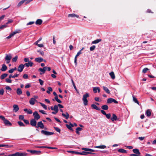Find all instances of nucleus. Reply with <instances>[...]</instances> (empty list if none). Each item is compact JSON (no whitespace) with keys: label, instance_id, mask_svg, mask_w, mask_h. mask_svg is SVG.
Here are the masks:
<instances>
[{"label":"nucleus","instance_id":"nucleus-61","mask_svg":"<svg viewBox=\"0 0 156 156\" xmlns=\"http://www.w3.org/2000/svg\"><path fill=\"white\" fill-rule=\"evenodd\" d=\"M37 52H39L40 54L42 56L44 55V52L43 51H38Z\"/></svg>","mask_w":156,"mask_h":156},{"label":"nucleus","instance_id":"nucleus-20","mask_svg":"<svg viewBox=\"0 0 156 156\" xmlns=\"http://www.w3.org/2000/svg\"><path fill=\"white\" fill-rule=\"evenodd\" d=\"M42 20L40 19H38L36 20L35 23L37 25H40L42 24Z\"/></svg>","mask_w":156,"mask_h":156},{"label":"nucleus","instance_id":"nucleus-29","mask_svg":"<svg viewBox=\"0 0 156 156\" xmlns=\"http://www.w3.org/2000/svg\"><path fill=\"white\" fill-rule=\"evenodd\" d=\"M68 16L69 17H76L77 18H78L79 17V16L78 15H76L75 14H74V13L72 14H69L68 15Z\"/></svg>","mask_w":156,"mask_h":156},{"label":"nucleus","instance_id":"nucleus-19","mask_svg":"<svg viewBox=\"0 0 156 156\" xmlns=\"http://www.w3.org/2000/svg\"><path fill=\"white\" fill-rule=\"evenodd\" d=\"M82 150H83L87 151H90L91 152H95V150H94L90 148H82Z\"/></svg>","mask_w":156,"mask_h":156},{"label":"nucleus","instance_id":"nucleus-63","mask_svg":"<svg viewBox=\"0 0 156 156\" xmlns=\"http://www.w3.org/2000/svg\"><path fill=\"white\" fill-rule=\"evenodd\" d=\"M94 100L97 101H101V100H99V98L98 97H95L94 98Z\"/></svg>","mask_w":156,"mask_h":156},{"label":"nucleus","instance_id":"nucleus-41","mask_svg":"<svg viewBox=\"0 0 156 156\" xmlns=\"http://www.w3.org/2000/svg\"><path fill=\"white\" fill-rule=\"evenodd\" d=\"M18 124L20 126H24L25 125L21 121H18Z\"/></svg>","mask_w":156,"mask_h":156},{"label":"nucleus","instance_id":"nucleus-64","mask_svg":"<svg viewBox=\"0 0 156 156\" xmlns=\"http://www.w3.org/2000/svg\"><path fill=\"white\" fill-rule=\"evenodd\" d=\"M27 113L28 114H32V112L31 110L29 109L27 112Z\"/></svg>","mask_w":156,"mask_h":156},{"label":"nucleus","instance_id":"nucleus-58","mask_svg":"<svg viewBox=\"0 0 156 156\" xmlns=\"http://www.w3.org/2000/svg\"><path fill=\"white\" fill-rule=\"evenodd\" d=\"M7 27V25H2L0 27V29H3Z\"/></svg>","mask_w":156,"mask_h":156},{"label":"nucleus","instance_id":"nucleus-54","mask_svg":"<svg viewBox=\"0 0 156 156\" xmlns=\"http://www.w3.org/2000/svg\"><path fill=\"white\" fill-rule=\"evenodd\" d=\"M40 83L41 85H42L44 83V81L41 80V79H39L38 80Z\"/></svg>","mask_w":156,"mask_h":156},{"label":"nucleus","instance_id":"nucleus-5","mask_svg":"<svg viewBox=\"0 0 156 156\" xmlns=\"http://www.w3.org/2000/svg\"><path fill=\"white\" fill-rule=\"evenodd\" d=\"M36 121V120L34 119H32L30 120V124L33 127H36L37 122Z\"/></svg>","mask_w":156,"mask_h":156},{"label":"nucleus","instance_id":"nucleus-30","mask_svg":"<svg viewBox=\"0 0 156 156\" xmlns=\"http://www.w3.org/2000/svg\"><path fill=\"white\" fill-rule=\"evenodd\" d=\"M16 93L18 95H20L22 94V91L21 89L18 88L16 90Z\"/></svg>","mask_w":156,"mask_h":156},{"label":"nucleus","instance_id":"nucleus-10","mask_svg":"<svg viewBox=\"0 0 156 156\" xmlns=\"http://www.w3.org/2000/svg\"><path fill=\"white\" fill-rule=\"evenodd\" d=\"M81 50H80L77 53V54L76 55L75 59H74V63L76 65H77V57L78 56H79L81 54Z\"/></svg>","mask_w":156,"mask_h":156},{"label":"nucleus","instance_id":"nucleus-43","mask_svg":"<svg viewBox=\"0 0 156 156\" xmlns=\"http://www.w3.org/2000/svg\"><path fill=\"white\" fill-rule=\"evenodd\" d=\"M48 90L46 92L48 94H50V91H52V89L51 87H48Z\"/></svg>","mask_w":156,"mask_h":156},{"label":"nucleus","instance_id":"nucleus-48","mask_svg":"<svg viewBox=\"0 0 156 156\" xmlns=\"http://www.w3.org/2000/svg\"><path fill=\"white\" fill-rule=\"evenodd\" d=\"M54 128L55 129V130L57 132L60 133L61 130L60 129L57 127H54Z\"/></svg>","mask_w":156,"mask_h":156},{"label":"nucleus","instance_id":"nucleus-27","mask_svg":"<svg viewBox=\"0 0 156 156\" xmlns=\"http://www.w3.org/2000/svg\"><path fill=\"white\" fill-rule=\"evenodd\" d=\"M7 69V67L4 64H3L2 65V68L1 69V70L2 71H5Z\"/></svg>","mask_w":156,"mask_h":156},{"label":"nucleus","instance_id":"nucleus-9","mask_svg":"<svg viewBox=\"0 0 156 156\" xmlns=\"http://www.w3.org/2000/svg\"><path fill=\"white\" fill-rule=\"evenodd\" d=\"M39 127H40L41 129H43L44 128V125L41 121L37 123L36 128H38Z\"/></svg>","mask_w":156,"mask_h":156},{"label":"nucleus","instance_id":"nucleus-42","mask_svg":"<svg viewBox=\"0 0 156 156\" xmlns=\"http://www.w3.org/2000/svg\"><path fill=\"white\" fill-rule=\"evenodd\" d=\"M113 99L112 98H109L107 100V103L108 104L111 103L113 102Z\"/></svg>","mask_w":156,"mask_h":156},{"label":"nucleus","instance_id":"nucleus-21","mask_svg":"<svg viewBox=\"0 0 156 156\" xmlns=\"http://www.w3.org/2000/svg\"><path fill=\"white\" fill-rule=\"evenodd\" d=\"M103 89L105 92L108 94H110V91L108 88L106 87L103 86Z\"/></svg>","mask_w":156,"mask_h":156},{"label":"nucleus","instance_id":"nucleus-3","mask_svg":"<svg viewBox=\"0 0 156 156\" xmlns=\"http://www.w3.org/2000/svg\"><path fill=\"white\" fill-rule=\"evenodd\" d=\"M33 115L34 117V119L36 120H38L40 118V116L37 111H35L33 113Z\"/></svg>","mask_w":156,"mask_h":156},{"label":"nucleus","instance_id":"nucleus-33","mask_svg":"<svg viewBox=\"0 0 156 156\" xmlns=\"http://www.w3.org/2000/svg\"><path fill=\"white\" fill-rule=\"evenodd\" d=\"M133 101L136 103L138 104V105H139V103L137 99L135 97L134 95H133Z\"/></svg>","mask_w":156,"mask_h":156},{"label":"nucleus","instance_id":"nucleus-36","mask_svg":"<svg viewBox=\"0 0 156 156\" xmlns=\"http://www.w3.org/2000/svg\"><path fill=\"white\" fill-rule=\"evenodd\" d=\"M67 152L72 153V154H79V152L77 151H67Z\"/></svg>","mask_w":156,"mask_h":156},{"label":"nucleus","instance_id":"nucleus-26","mask_svg":"<svg viewBox=\"0 0 156 156\" xmlns=\"http://www.w3.org/2000/svg\"><path fill=\"white\" fill-rule=\"evenodd\" d=\"M95 148H98L101 149H105L106 148V146L104 145H102L98 146H95L94 147Z\"/></svg>","mask_w":156,"mask_h":156},{"label":"nucleus","instance_id":"nucleus-8","mask_svg":"<svg viewBox=\"0 0 156 156\" xmlns=\"http://www.w3.org/2000/svg\"><path fill=\"white\" fill-rule=\"evenodd\" d=\"M24 67V65L21 64L18 67L17 69L18 71L20 72H22L23 71Z\"/></svg>","mask_w":156,"mask_h":156},{"label":"nucleus","instance_id":"nucleus-1","mask_svg":"<svg viewBox=\"0 0 156 156\" xmlns=\"http://www.w3.org/2000/svg\"><path fill=\"white\" fill-rule=\"evenodd\" d=\"M89 96V94L88 93H86L83 96V101L85 105H87L88 104V101L87 98Z\"/></svg>","mask_w":156,"mask_h":156},{"label":"nucleus","instance_id":"nucleus-53","mask_svg":"<svg viewBox=\"0 0 156 156\" xmlns=\"http://www.w3.org/2000/svg\"><path fill=\"white\" fill-rule=\"evenodd\" d=\"M17 69L16 67H15L13 69H10V73H12L14 71L16 70Z\"/></svg>","mask_w":156,"mask_h":156},{"label":"nucleus","instance_id":"nucleus-38","mask_svg":"<svg viewBox=\"0 0 156 156\" xmlns=\"http://www.w3.org/2000/svg\"><path fill=\"white\" fill-rule=\"evenodd\" d=\"M82 128H80V127H77L76 129V133L78 134H80V132H79V131H81L82 130Z\"/></svg>","mask_w":156,"mask_h":156},{"label":"nucleus","instance_id":"nucleus-12","mask_svg":"<svg viewBox=\"0 0 156 156\" xmlns=\"http://www.w3.org/2000/svg\"><path fill=\"white\" fill-rule=\"evenodd\" d=\"M13 107V111L15 112H17L19 110V108L17 105H14Z\"/></svg>","mask_w":156,"mask_h":156},{"label":"nucleus","instance_id":"nucleus-28","mask_svg":"<svg viewBox=\"0 0 156 156\" xmlns=\"http://www.w3.org/2000/svg\"><path fill=\"white\" fill-rule=\"evenodd\" d=\"M109 75L111 76V78L112 79H114L115 78V76L114 73L113 72H112L109 73Z\"/></svg>","mask_w":156,"mask_h":156},{"label":"nucleus","instance_id":"nucleus-18","mask_svg":"<svg viewBox=\"0 0 156 156\" xmlns=\"http://www.w3.org/2000/svg\"><path fill=\"white\" fill-rule=\"evenodd\" d=\"M35 60L36 62H41L43 61V58L41 57H38L35 58Z\"/></svg>","mask_w":156,"mask_h":156},{"label":"nucleus","instance_id":"nucleus-49","mask_svg":"<svg viewBox=\"0 0 156 156\" xmlns=\"http://www.w3.org/2000/svg\"><path fill=\"white\" fill-rule=\"evenodd\" d=\"M95 45H93L91 47H90V51H92L94 50L95 48Z\"/></svg>","mask_w":156,"mask_h":156},{"label":"nucleus","instance_id":"nucleus-22","mask_svg":"<svg viewBox=\"0 0 156 156\" xmlns=\"http://www.w3.org/2000/svg\"><path fill=\"white\" fill-rule=\"evenodd\" d=\"M133 152L135 154L138 155H140V153L139 150L137 149H133Z\"/></svg>","mask_w":156,"mask_h":156},{"label":"nucleus","instance_id":"nucleus-45","mask_svg":"<svg viewBox=\"0 0 156 156\" xmlns=\"http://www.w3.org/2000/svg\"><path fill=\"white\" fill-rule=\"evenodd\" d=\"M149 70V69L147 68H144L142 70V73H146L147 71Z\"/></svg>","mask_w":156,"mask_h":156},{"label":"nucleus","instance_id":"nucleus-34","mask_svg":"<svg viewBox=\"0 0 156 156\" xmlns=\"http://www.w3.org/2000/svg\"><path fill=\"white\" fill-rule=\"evenodd\" d=\"M118 151L119 152L122 153H127L126 151L122 148L119 149L118 150Z\"/></svg>","mask_w":156,"mask_h":156},{"label":"nucleus","instance_id":"nucleus-51","mask_svg":"<svg viewBox=\"0 0 156 156\" xmlns=\"http://www.w3.org/2000/svg\"><path fill=\"white\" fill-rule=\"evenodd\" d=\"M105 115L106 116V118L108 119H109L110 118L111 116V114L110 113L106 114Z\"/></svg>","mask_w":156,"mask_h":156},{"label":"nucleus","instance_id":"nucleus-39","mask_svg":"<svg viewBox=\"0 0 156 156\" xmlns=\"http://www.w3.org/2000/svg\"><path fill=\"white\" fill-rule=\"evenodd\" d=\"M39 103L41 105V106L43 107V108H44L45 109L47 110V106L45 104L41 102H39Z\"/></svg>","mask_w":156,"mask_h":156},{"label":"nucleus","instance_id":"nucleus-16","mask_svg":"<svg viewBox=\"0 0 156 156\" xmlns=\"http://www.w3.org/2000/svg\"><path fill=\"white\" fill-rule=\"evenodd\" d=\"M117 119V116L115 114H112V117L111 118V120L113 122L114 121H116Z\"/></svg>","mask_w":156,"mask_h":156},{"label":"nucleus","instance_id":"nucleus-62","mask_svg":"<svg viewBox=\"0 0 156 156\" xmlns=\"http://www.w3.org/2000/svg\"><path fill=\"white\" fill-rule=\"evenodd\" d=\"M34 23V21H31L30 22L28 23H27V25H30L33 24Z\"/></svg>","mask_w":156,"mask_h":156},{"label":"nucleus","instance_id":"nucleus-32","mask_svg":"<svg viewBox=\"0 0 156 156\" xmlns=\"http://www.w3.org/2000/svg\"><path fill=\"white\" fill-rule=\"evenodd\" d=\"M101 108L104 110H107L108 109V106L107 105H102L101 107Z\"/></svg>","mask_w":156,"mask_h":156},{"label":"nucleus","instance_id":"nucleus-55","mask_svg":"<svg viewBox=\"0 0 156 156\" xmlns=\"http://www.w3.org/2000/svg\"><path fill=\"white\" fill-rule=\"evenodd\" d=\"M97 87H94L93 88V91L95 93H96L97 92Z\"/></svg>","mask_w":156,"mask_h":156},{"label":"nucleus","instance_id":"nucleus-23","mask_svg":"<svg viewBox=\"0 0 156 156\" xmlns=\"http://www.w3.org/2000/svg\"><path fill=\"white\" fill-rule=\"evenodd\" d=\"M5 60L7 61L6 63H9L10 62V55H7L5 58Z\"/></svg>","mask_w":156,"mask_h":156},{"label":"nucleus","instance_id":"nucleus-13","mask_svg":"<svg viewBox=\"0 0 156 156\" xmlns=\"http://www.w3.org/2000/svg\"><path fill=\"white\" fill-rule=\"evenodd\" d=\"M87 154H95L92 153V152H90L83 151L82 152H79V154L86 155H87Z\"/></svg>","mask_w":156,"mask_h":156},{"label":"nucleus","instance_id":"nucleus-50","mask_svg":"<svg viewBox=\"0 0 156 156\" xmlns=\"http://www.w3.org/2000/svg\"><path fill=\"white\" fill-rule=\"evenodd\" d=\"M24 116L23 115H20L19 117V119L20 120H23L24 119Z\"/></svg>","mask_w":156,"mask_h":156},{"label":"nucleus","instance_id":"nucleus-57","mask_svg":"<svg viewBox=\"0 0 156 156\" xmlns=\"http://www.w3.org/2000/svg\"><path fill=\"white\" fill-rule=\"evenodd\" d=\"M66 127L69 129H70V130H72V129L71 128V126L70 125H68V124H66Z\"/></svg>","mask_w":156,"mask_h":156},{"label":"nucleus","instance_id":"nucleus-31","mask_svg":"<svg viewBox=\"0 0 156 156\" xmlns=\"http://www.w3.org/2000/svg\"><path fill=\"white\" fill-rule=\"evenodd\" d=\"M8 76V74L7 73H4L1 75L0 78L1 80L4 79L6 77Z\"/></svg>","mask_w":156,"mask_h":156},{"label":"nucleus","instance_id":"nucleus-11","mask_svg":"<svg viewBox=\"0 0 156 156\" xmlns=\"http://www.w3.org/2000/svg\"><path fill=\"white\" fill-rule=\"evenodd\" d=\"M37 101V100L35 99V98H32L29 101V103L31 105H34L35 104V102Z\"/></svg>","mask_w":156,"mask_h":156},{"label":"nucleus","instance_id":"nucleus-40","mask_svg":"<svg viewBox=\"0 0 156 156\" xmlns=\"http://www.w3.org/2000/svg\"><path fill=\"white\" fill-rule=\"evenodd\" d=\"M53 110L54 111H56L58 112V106L57 105H54V107Z\"/></svg>","mask_w":156,"mask_h":156},{"label":"nucleus","instance_id":"nucleus-47","mask_svg":"<svg viewBox=\"0 0 156 156\" xmlns=\"http://www.w3.org/2000/svg\"><path fill=\"white\" fill-rule=\"evenodd\" d=\"M55 100L58 103H62V101L58 99V97H55Z\"/></svg>","mask_w":156,"mask_h":156},{"label":"nucleus","instance_id":"nucleus-17","mask_svg":"<svg viewBox=\"0 0 156 156\" xmlns=\"http://www.w3.org/2000/svg\"><path fill=\"white\" fill-rule=\"evenodd\" d=\"M91 107L93 108L94 109L98 110H100L101 109L99 107H98L96 105L94 104H92L91 105Z\"/></svg>","mask_w":156,"mask_h":156},{"label":"nucleus","instance_id":"nucleus-37","mask_svg":"<svg viewBox=\"0 0 156 156\" xmlns=\"http://www.w3.org/2000/svg\"><path fill=\"white\" fill-rule=\"evenodd\" d=\"M19 33L18 30H16L10 34V37L13 36L16 34Z\"/></svg>","mask_w":156,"mask_h":156},{"label":"nucleus","instance_id":"nucleus-59","mask_svg":"<svg viewBox=\"0 0 156 156\" xmlns=\"http://www.w3.org/2000/svg\"><path fill=\"white\" fill-rule=\"evenodd\" d=\"M4 90L2 89L0 90V94L1 95H3L4 93Z\"/></svg>","mask_w":156,"mask_h":156},{"label":"nucleus","instance_id":"nucleus-60","mask_svg":"<svg viewBox=\"0 0 156 156\" xmlns=\"http://www.w3.org/2000/svg\"><path fill=\"white\" fill-rule=\"evenodd\" d=\"M46 148H48V149H57V148L55 147H46Z\"/></svg>","mask_w":156,"mask_h":156},{"label":"nucleus","instance_id":"nucleus-46","mask_svg":"<svg viewBox=\"0 0 156 156\" xmlns=\"http://www.w3.org/2000/svg\"><path fill=\"white\" fill-rule=\"evenodd\" d=\"M4 124H5V125H7L8 124H10L9 122L6 119H5L4 121Z\"/></svg>","mask_w":156,"mask_h":156},{"label":"nucleus","instance_id":"nucleus-24","mask_svg":"<svg viewBox=\"0 0 156 156\" xmlns=\"http://www.w3.org/2000/svg\"><path fill=\"white\" fill-rule=\"evenodd\" d=\"M101 39H98L95 40H94L92 42V44H97L99 42H101Z\"/></svg>","mask_w":156,"mask_h":156},{"label":"nucleus","instance_id":"nucleus-6","mask_svg":"<svg viewBox=\"0 0 156 156\" xmlns=\"http://www.w3.org/2000/svg\"><path fill=\"white\" fill-rule=\"evenodd\" d=\"M27 151L30 152V153L32 154H39L41 153V151H37L35 150H27Z\"/></svg>","mask_w":156,"mask_h":156},{"label":"nucleus","instance_id":"nucleus-4","mask_svg":"<svg viewBox=\"0 0 156 156\" xmlns=\"http://www.w3.org/2000/svg\"><path fill=\"white\" fill-rule=\"evenodd\" d=\"M41 132V133L47 136L51 135L54 134V133L53 132H50L44 130H42Z\"/></svg>","mask_w":156,"mask_h":156},{"label":"nucleus","instance_id":"nucleus-7","mask_svg":"<svg viewBox=\"0 0 156 156\" xmlns=\"http://www.w3.org/2000/svg\"><path fill=\"white\" fill-rule=\"evenodd\" d=\"M32 0H23L21 1L18 4V6H21L23 3H24L25 1L27 2L25 3V4H27L29 2H30L32 1Z\"/></svg>","mask_w":156,"mask_h":156},{"label":"nucleus","instance_id":"nucleus-44","mask_svg":"<svg viewBox=\"0 0 156 156\" xmlns=\"http://www.w3.org/2000/svg\"><path fill=\"white\" fill-rule=\"evenodd\" d=\"M18 58V56L16 55L14 58L12 59V61L13 62H14L16 61Z\"/></svg>","mask_w":156,"mask_h":156},{"label":"nucleus","instance_id":"nucleus-14","mask_svg":"<svg viewBox=\"0 0 156 156\" xmlns=\"http://www.w3.org/2000/svg\"><path fill=\"white\" fill-rule=\"evenodd\" d=\"M47 69V67H44L43 68H39V70L42 72V73H41V74H44V73L45 72L46 70Z\"/></svg>","mask_w":156,"mask_h":156},{"label":"nucleus","instance_id":"nucleus-52","mask_svg":"<svg viewBox=\"0 0 156 156\" xmlns=\"http://www.w3.org/2000/svg\"><path fill=\"white\" fill-rule=\"evenodd\" d=\"M18 76H19V74H17V73L15 74L13 76H12V75H10V78L11 77L12 78H14L15 77H17Z\"/></svg>","mask_w":156,"mask_h":156},{"label":"nucleus","instance_id":"nucleus-56","mask_svg":"<svg viewBox=\"0 0 156 156\" xmlns=\"http://www.w3.org/2000/svg\"><path fill=\"white\" fill-rule=\"evenodd\" d=\"M23 77L24 79H27L28 78V75L27 74H24V75H23Z\"/></svg>","mask_w":156,"mask_h":156},{"label":"nucleus","instance_id":"nucleus-25","mask_svg":"<svg viewBox=\"0 0 156 156\" xmlns=\"http://www.w3.org/2000/svg\"><path fill=\"white\" fill-rule=\"evenodd\" d=\"M62 115L64 117H65L66 119H68L69 117V115L68 113L66 112V114L62 113Z\"/></svg>","mask_w":156,"mask_h":156},{"label":"nucleus","instance_id":"nucleus-2","mask_svg":"<svg viewBox=\"0 0 156 156\" xmlns=\"http://www.w3.org/2000/svg\"><path fill=\"white\" fill-rule=\"evenodd\" d=\"M27 155V154L26 153L16 152L10 154V156H26Z\"/></svg>","mask_w":156,"mask_h":156},{"label":"nucleus","instance_id":"nucleus-15","mask_svg":"<svg viewBox=\"0 0 156 156\" xmlns=\"http://www.w3.org/2000/svg\"><path fill=\"white\" fill-rule=\"evenodd\" d=\"M33 63L31 61L28 62V63H25L24 64V66H26L27 67H29V66L32 67L33 66Z\"/></svg>","mask_w":156,"mask_h":156},{"label":"nucleus","instance_id":"nucleus-35","mask_svg":"<svg viewBox=\"0 0 156 156\" xmlns=\"http://www.w3.org/2000/svg\"><path fill=\"white\" fill-rule=\"evenodd\" d=\"M146 115L147 116L149 117L151 115V113L150 110L149 109H148L146 111Z\"/></svg>","mask_w":156,"mask_h":156}]
</instances>
